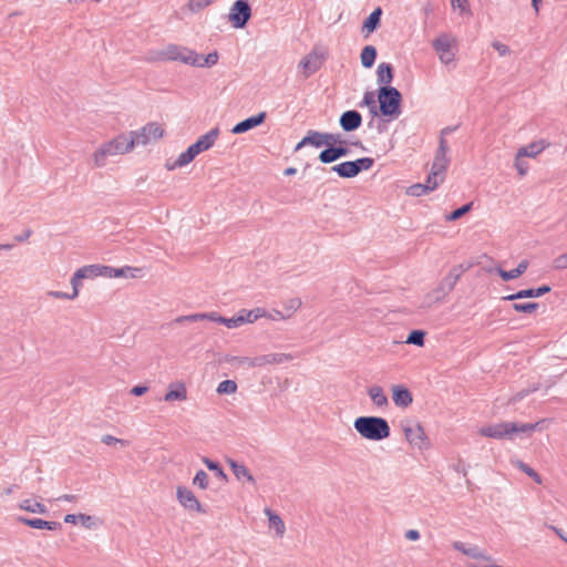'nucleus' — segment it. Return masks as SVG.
<instances>
[{
	"label": "nucleus",
	"mask_w": 567,
	"mask_h": 567,
	"mask_svg": "<svg viewBox=\"0 0 567 567\" xmlns=\"http://www.w3.org/2000/svg\"><path fill=\"white\" fill-rule=\"evenodd\" d=\"M134 147V136L131 135L130 132L120 133L112 140L102 143L92 153L91 158L93 166L95 168H102L106 165L109 157L128 154Z\"/></svg>",
	"instance_id": "1"
},
{
	"label": "nucleus",
	"mask_w": 567,
	"mask_h": 567,
	"mask_svg": "<svg viewBox=\"0 0 567 567\" xmlns=\"http://www.w3.org/2000/svg\"><path fill=\"white\" fill-rule=\"evenodd\" d=\"M540 422L536 423H516V422H501L494 424H486L478 429V435L495 440H512L516 434H524L530 436L533 432L538 429Z\"/></svg>",
	"instance_id": "2"
},
{
	"label": "nucleus",
	"mask_w": 567,
	"mask_h": 567,
	"mask_svg": "<svg viewBox=\"0 0 567 567\" xmlns=\"http://www.w3.org/2000/svg\"><path fill=\"white\" fill-rule=\"evenodd\" d=\"M355 431L365 440L382 441L390 436V426L379 416H360L354 420Z\"/></svg>",
	"instance_id": "3"
},
{
	"label": "nucleus",
	"mask_w": 567,
	"mask_h": 567,
	"mask_svg": "<svg viewBox=\"0 0 567 567\" xmlns=\"http://www.w3.org/2000/svg\"><path fill=\"white\" fill-rule=\"evenodd\" d=\"M153 59L156 61H179L189 65L199 63L195 51L177 44H167L156 51Z\"/></svg>",
	"instance_id": "4"
},
{
	"label": "nucleus",
	"mask_w": 567,
	"mask_h": 567,
	"mask_svg": "<svg viewBox=\"0 0 567 567\" xmlns=\"http://www.w3.org/2000/svg\"><path fill=\"white\" fill-rule=\"evenodd\" d=\"M378 99L382 115L396 117L400 114L401 94L395 87H381Z\"/></svg>",
	"instance_id": "5"
},
{
	"label": "nucleus",
	"mask_w": 567,
	"mask_h": 567,
	"mask_svg": "<svg viewBox=\"0 0 567 567\" xmlns=\"http://www.w3.org/2000/svg\"><path fill=\"white\" fill-rule=\"evenodd\" d=\"M450 159L447 157V146L444 141H441L440 147L433 161L429 178L432 181L433 186H439L445 178V172L449 167Z\"/></svg>",
	"instance_id": "6"
},
{
	"label": "nucleus",
	"mask_w": 567,
	"mask_h": 567,
	"mask_svg": "<svg viewBox=\"0 0 567 567\" xmlns=\"http://www.w3.org/2000/svg\"><path fill=\"white\" fill-rule=\"evenodd\" d=\"M439 60L443 64H450L455 60V49L457 41L454 37L449 34H441L432 42Z\"/></svg>",
	"instance_id": "7"
},
{
	"label": "nucleus",
	"mask_w": 567,
	"mask_h": 567,
	"mask_svg": "<svg viewBox=\"0 0 567 567\" xmlns=\"http://www.w3.org/2000/svg\"><path fill=\"white\" fill-rule=\"evenodd\" d=\"M164 133L163 125L156 122H150L140 130L130 132L134 136L135 146L158 141L164 136Z\"/></svg>",
	"instance_id": "8"
},
{
	"label": "nucleus",
	"mask_w": 567,
	"mask_h": 567,
	"mask_svg": "<svg viewBox=\"0 0 567 567\" xmlns=\"http://www.w3.org/2000/svg\"><path fill=\"white\" fill-rule=\"evenodd\" d=\"M327 58V51L321 48H313L299 63V68L302 71L305 78L316 73L322 65Z\"/></svg>",
	"instance_id": "9"
},
{
	"label": "nucleus",
	"mask_w": 567,
	"mask_h": 567,
	"mask_svg": "<svg viewBox=\"0 0 567 567\" xmlns=\"http://www.w3.org/2000/svg\"><path fill=\"white\" fill-rule=\"evenodd\" d=\"M176 497L181 506L192 513L204 514L205 509L196 497V495L188 487L178 486L176 488Z\"/></svg>",
	"instance_id": "10"
},
{
	"label": "nucleus",
	"mask_w": 567,
	"mask_h": 567,
	"mask_svg": "<svg viewBox=\"0 0 567 567\" xmlns=\"http://www.w3.org/2000/svg\"><path fill=\"white\" fill-rule=\"evenodd\" d=\"M251 9L246 0H237L229 12V21L234 28H244L250 19Z\"/></svg>",
	"instance_id": "11"
},
{
	"label": "nucleus",
	"mask_w": 567,
	"mask_h": 567,
	"mask_svg": "<svg viewBox=\"0 0 567 567\" xmlns=\"http://www.w3.org/2000/svg\"><path fill=\"white\" fill-rule=\"evenodd\" d=\"M291 359H292V357L287 353H271V354H266V355H261V357L254 358V359L237 358V360L240 364H245V365H248L251 368L262 367V365H267V364H280V363L290 361Z\"/></svg>",
	"instance_id": "12"
},
{
	"label": "nucleus",
	"mask_w": 567,
	"mask_h": 567,
	"mask_svg": "<svg viewBox=\"0 0 567 567\" xmlns=\"http://www.w3.org/2000/svg\"><path fill=\"white\" fill-rule=\"evenodd\" d=\"M404 436L406 441L419 450L429 447V440L424 429L419 424H408L403 427Z\"/></svg>",
	"instance_id": "13"
},
{
	"label": "nucleus",
	"mask_w": 567,
	"mask_h": 567,
	"mask_svg": "<svg viewBox=\"0 0 567 567\" xmlns=\"http://www.w3.org/2000/svg\"><path fill=\"white\" fill-rule=\"evenodd\" d=\"M306 144H310V145H313L316 147H321V146H334V145H338V144H342V141L339 138L338 135H333V134H329V133H318V132H313V133H310L309 135H307L299 144H298V148L301 147L302 145H306Z\"/></svg>",
	"instance_id": "14"
},
{
	"label": "nucleus",
	"mask_w": 567,
	"mask_h": 567,
	"mask_svg": "<svg viewBox=\"0 0 567 567\" xmlns=\"http://www.w3.org/2000/svg\"><path fill=\"white\" fill-rule=\"evenodd\" d=\"M103 277L106 278H131L137 279L143 276V268L125 266L122 268H114L102 265Z\"/></svg>",
	"instance_id": "15"
},
{
	"label": "nucleus",
	"mask_w": 567,
	"mask_h": 567,
	"mask_svg": "<svg viewBox=\"0 0 567 567\" xmlns=\"http://www.w3.org/2000/svg\"><path fill=\"white\" fill-rule=\"evenodd\" d=\"M218 134V128H213L212 131L202 135L194 144H192L189 146L190 151L195 156H197L198 154L209 150L215 144Z\"/></svg>",
	"instance_id": "16"
},
{
	"label": "nucleus",
	"mask_w": 567,
	"mask_h": 567,
	"mask_svg": "<svg viewBox=\"0 0 567 567\" xmlns=\"http://www.w3.org/2000/svg\"><path fill=\"white\" fill-rule=\"evenodd\" d=\"M71 287H72V293H66L63 291H48L47 296L54 298V299H68V300H74L78 298L80 293V288L82 286V279L76 275V272L73 274L70 280Z\"/></svg>",
	"instance_id": "17"
},
{
	"label": "nucleus",
	"mask_w": 567,
	"mask_h": 567,
	"mask_svg": "<svg viewBox=\"0 0 567 567\" xmlns=\"http://www.w3.org/2000/svg\"><path fill=\"white\" fill-rule=\"evenodd\" d=\"M392 400L399 408H408L413 402L412 393L403 385H393Z\"/></svg>",
	"instance_id": "18"
},
{
	"label": "nucleus",
	"mask_w": 567,
	"mask_h": 567,
	"mask_svg": "<svg viewBox=\"0 0 567 567\" xmlns=\"http://www.w3.org/2000/svg\"><path fill=\"white\" fill-rule=\"evenodd\" d=\"M187 399V389L184 382L177 381L168 385L164 395L166 402L185 401Z\"/></svg>",
	"instance_id": "19"
},
{
	"label": "nucleus",
	"mask_w": 567,
	"mask_h": 567,
	"mask_svg": "<svg viewBox=\"0 0 567 567\" xmlns=\"http://www.w3.org/2000/svg\"><path fill=\"white\" fill-rule=\"evenodd\" d=\"M549 144L545 140L534 141L525 146L518 148L519 156L535 158L543 153Z\"/></svg>",
	"instance_id": "20"
},
{
	"label": "nucleus",
	"mask_w": 567,
	"mask_h": 567,
	"mask_svg": "<svg viewBox=\"0 0 567 567\" xmlns=\"http://www.w3.org/2000/svg\"><path fill=\"white\" fill-rule=\"evenodd\" d=\"M265 118H266V113H264V112L259 113V114H257L255 116L248 117V118L239 122L238 124H236L233 127L231 132L234 134L245 133V132H247V131H249V130H251V128L262 124Z\"/></svg>",
	"instance_id": "21"
},
{
	"label": "nucleus",
	"mask_w": 567,
	"mask_h": 567,
	"mask_svg": "<svg viewBox=\"0 0 567 567\" xmlns=\"http://www.w3.org/2000/svg\"><path fill=\"white\" fill-rule=\"evenodd\" d=\"M362 118L357 111H347L340 117V125L344 131H353L361 125Z\"/></svg>",
	"instance_id": "22"
},
{
	"label": "nucleus",
	"mask_w": 567,
	"mask_h": 567,
	"mask_svg": "<svg viewBox=\"0 0 567 567\" xmlns=\"http://www.w3.org/2000/svg\"><path fill=\"white\" fill-rule=\"evenodd\" d=\"M348 154V148L343 146H330L327 150L322 151L319 155V159L322 163H332L338 158L346 156Z\"/></svg>",
	"instance_id": "23"
},
{
	"label": "nucleus",
	"mask_w": 567,
	"mask_h": 567,
	"mask_svg": "<svg viewBox=\"0 0 567 567\" xmlns=\"http://www.w3.org/2000/svg\"><path fill=\"white\" fill-rule=\"evenodd\" d=\"M265 514L268 517L269 528L274 529L278 537H282L286 533V525L281 517L269 508H265Z\"/></svg>",
	"instance_id": "24"
},
{
	"label": "nucleus",
	"mask_w": 567,
	"mask_h": 567,
	"mask_svg": "<svg viewBox=\"0 0 567 567\" xmlns=\"http://www.w3.org/2000/svg\"><path fill=\"white\" fill-rule=\"evenodd\" d=\"M528 268V261L522 260L516 268L512 270H504L502 268H496V272L501 276L504 281L513 280L522 276Z\"/></svg>",
	"instance_id": "25"
},
{
	"label": "nucleus",
	"mask_w": 567,
	"mask_h": 567,
	"mask_svg": "<svg viewBox=\"0 0 567 567\" xmlns=\"http://www.w3.org/2000/svg\"><path fill=\"white\" fill-rule=\"evenodd\" d=\"M238 315H239V318L241 320L240 322L243 326L245 323H254L258 319L266 317V310L262 308H259V307L254 308L251 310L241 309L238 312Z\"/></svg>",
	"instance_id": "26"
},
{
	"label": "nucleus",
	"mask_w": 567,
	"mask_h": 567,
	"mask_svg": "<svg viewBox=\"0 0 567 567\" xmlns=\"http://www.w3.org/2000/svg\"><path fill=\"white\" fill-rule=\"evenodd\" d=\"M368 394L377 408H385L389 404L388 398L383 389L379 385H373L368 389Z\"/></svg>",
	"instance_id": "27"
},
{
	"label": "nucleus",
	"mask_w": 567,
	"mask_h": 567,
	"mask_svg": "<svg viewBox=\"0 0 567 567\" xmlns=\"http://www.w3.org/2000/svg\"><path fill=\"white\" fill-rule=\"evenodd\" d=\"M331 169L343 178H351L358 175V167L354 161L343 162L341 164L334 165Z\"/></svg>",
	"instance_id": "28"
},
{
	"label": "nucleus",
	"mask_w": 567,
	"mask_h": 567,
	"mask_svg": "<svg viewBox=\"0 0 567 567\" xmlns=\"http://www.w3.org/2000/svg\"><path fill=\"white\" fill-rule=\"evenodd\" d=\"M19 520L27 526H30L32 528L37 529H56L59 527V524L55 522H48L40 518H24L20 517Z\"/></svg>",
	"instance_id": "29"
},
{
	"label": "nucleus",
	"mask_w": 567,
	"mask_h": 567,
	"mask_svg": "<svg viewBox=\"0 0 567 567\" xmlns=\"http://www.w3.org/2000/svg\"><path fill=\"white\" fill-rule=\"evenodd\" d=\"M437 186L432 185V181L427 177L425 184H414L408 187L406 194L410 196H422L436 189Z\"/></svg>",
	"instance_id": "30"
},
{
	"label": "nucleus",
	"mask_w": 567,
	"mask_h": 567,
	"mask_svg": "<svg viewBox=\"0 0 567 567\" xmlns=\"http://www.w3.org/2000/svg\"><path fill=\"white\" fill-rule=\"evenodd\" d=\"M228 464L237 480H246L247 482L250 483L255 482L254 476L250 474L249 470L244 464L237 463L233 460H229Z\"/></svg>",
	"instance_id": "31"
},
{
	"label": "nucleus",
	"mask_w": 567,
	"mask_h": 567,
	"mask_svg": "<svg viewBox=\"0 0 567 567\" xmlns=\"http://www.w3.org/2000/svg\"><path fill=\"white\" fill-rule=\"evenodd\" d=\"M75 272L82 280L87 278L103 277L102 265L83 266Z\"/></svg>",
	"instance_id": "32"
},
{
	"label": "nucleus",
	"mask_w": 567,
	"mask_h": 567,
	"mask_svg": "<svg viewBox=\"0 0 567 567\" xmlns=\"http://www.w3.org/2000/svg\"><path fill=\"white\" fill-rule=\"evenodd\" d=\"M382 10L380 7L374 9L371 14L367 18L363 23V30L367 32V35L372 33L379 25L381 19Z\"/></svg>",
	"instance_id": "33"
},
{
	"label": "nucleus",
	"mask_w": 567,
	"mask_h": 567,
	"mask_svg": "<svg viewBox=\"0 0 567 567\" xmlns=\"http://www.w3.org/2000/svg\"><path fill=\"white\" fill-rule=\"evenodd\" d=\"M196 156L194 155V153L190 151V148L188 147L185 152H183L182 154H179L178 158L173 162V163H167L166 164V168L168 171H174L176 168H179V167H183V166H186L187 164H189Z\"/></svg>",
	"instance_id": "34"
},
{
	"label": "nucleus",
	"mask_w": 567,
	"mask_h": 567,
	"mask_svg": "<svg viewBox=\"0 0 567 567\" xmlns=\"http://www.w3.org/2000/svg\"><path fill=\"white\" fill-rule=\"evenodd\" d=\"M19 508L33 514H45L48 512L47 507L42 503L32 499L21 501Z\"/></svg>",
	"instance_id": "35"
},
{
	"label": "nucleus",
	"mask_w": 567,
	"mask_h": 567,
	"mask_svg": "<svg viewBox=\"0 0 567 567\" xmlns=\"http://www.w3.org/2000/svg\"><path fill=\"white\" fill-rule=\"evenodd\" d=\"M285 317L290 319L302 306V301L298 297H292L284 301L282 303Z\"/></svg>",
	"instance_id": "36"
},
{
	"label": "nucleus",
	"mask_w": 567,
	"mask_h": 567,
	"mask_svg": "<svg viewBox=\"0 0 567 567\" xmlns=\"http://www.w3.org/2000/svg\"><path fill=\"white\" fill-rule=\"evenodd\" d=\"M378 82L380 84L388 85L392 82L393 73L392 68L389 63H381L377 71Z\"/></svg>",
	"instance_id": "37"
},
{
	"label": "nucleus",
	"mask_w": 567,
	"mask_h": 567,
	"mask_svg": "<svg viewBox=\"0 0 567 567\" xmlns=\"http://www.w3.org/2000/svg\"><path fill=\"white\" fill-rule=\"evenodd\" d=\"M377 58V50L373 45H367L362 49L360 59L364 68H371Z\"/></svg>",
	"instance_id": "38"
},
{
	"label": "nucleus",
	"mask_w": 567,
	"mask_h": 567,
	"mask_svg": "<svg viewBox=\"0 0 567 567\" xmlns=\"http://www.w3.org/2000/svg\"><path fill=\"white\" fill-rule=\"evenodd\" d=\"M197 58H198L199 63L190 64L192 66H198V68L213 66L218 61V53L212 52V53L207 54L205 58L197 53Z\"/></svg>",
	"instance_id": "39"
},
{
	"label": "nucleus",
	"mask_w": 567,
	"mask_h": 567,
	"mask_svg": "<svg viewBox=\"0 0 567 567\" xmlns=\"http://www.w3.org/2000/svg\"><path fill=\"white\" fill-rule=\"evenodd\" d=\"M461 274L462 271L460 268H454L449 272L443 281V284L447 287V291H451L454 288L461 277Z\"/></svg>",
	"instance_id": "40"
},
{
	"label": "nucleus",
	"mask_w": 567,
	"mask_h": 567,
	"mask_svg": "<svg viewBox=\"0 0 567 567\" xmlns=\"http://www.w3.org/2000/svg\"><path fill=\"white\" fill-rule=\"evenodd\" d=\"M218 394H234L237 391V384L233 380H225L217 386Z\"/></svg>",
	"instance_id": "41"
},
{
	"label": "nucleus",
	"mask_w": 567,
	"mask_h": 567,
	"mask_svg": "<svg viewBox=\"0 0 567 567\" xmlns=\"http://www.w3.org/2000/svg\"><path fill=\"white\" fill-rule=\"evenodd\" d=\"M91 516H87V515H84V514H79V515H74V514H68L65 515L64 517V522L65 523H69V524H76V523H81L85 526H90L91 525Z\"/></svg>",
	"instance_id": "42"
},
{
	"label": "nucleus",
	"mask_w": 567,
	"mask_h": 567,
	"mask_svg": "<svg viewBox=\"0 0 567 567\" xmlns=\"http://www.w3.org/2000/svg\"><path fill=\"white\" fill-rule=\"evenodd\" d=\"M514 166L517 169V173L520 177L527 175L529 167L527 162L525 161V156H519V153H516Z\"/></svg>",
	"instance_id": "43"
},
{
	"label": "nucleus",
	"mask_w": 567,
	"mask_h": 567,
	"mask_svg": "<svg viewBox=\"0 0 567 567\" xmlns=\"http://www.w3.org/2000/svg\"><path fill=\"white\" fill-rule=\"evenodd\" d=\"M524 298H536L535 296V289H523L519 290L513 295H508L503 297V300H517V299H524Z\"/></svg>",
	"instance_id": "44"
},
{
	"label": "nucleus",
	"mask_w": 567,
	"mask_h": 567,
	"mask_svg": "<svg viewBox=\"0 0 567 567\" xmlns=\"http://www.w3.org/2000/svg\"><path fill=\"white\" fill-rule=\"evenodd\" d=\"M193 485L200 489H206L208 487V475L206 472L203 470L198 471L193 478Z\"/></svg>",
	"instance_id": "45"
},
{
	"label": "nucleus",
	"mask_w": 567,
	"mask_h": 567,
	"mask_svg": "<svg viewBox=\"0 0 567 567\" xmlns=\"http://www.w3.org/2000/svg\"><path fill=\"white\" fill-rule=\"evenodd\" d=\"M424 337H425V332H423L421 330H414L409 334L405 342L409 344H415V346L422 347L424 344Z\"/></svg>",
	"instance_id": "46"
},
{
	"label": "nucleus",
	"mask_w": 567,
	"mask_h": 567,
	"mask_svg": "<svg viewBox=\"0 0 567 567\" xmlns=\"http://www.w3.org/2000/svg\"><path fill=\"white\" fill-rule=\"evenodd\" d=\"M538 303L536 302H527V303H514L513 309L517 312L524 313H533L537 310Z\"/></svg>",
	"instance_id": "47"
},
{
	"label": "nucleus",
	"mask_w": 567,
	"mask_h": 567,
	"mask_svg": "<svg viewBox=\"0 0 567 567\" xmlns=\"http://www.w3.org/2000/svg\"><path fill=\"white\" fill-rule=\"evenodd\" d=\"M215 0H189L187 8L192 12H197L209 4H212Z\"/></svg>",
	"instance_id": "48"
},
{
	"label": "nucleus",
	"mask_w": 567,
	"mask_h": 567,
	"mask_svg": "<svg viewBox=\"0 0 567 567\" xmlns=\"http://www.w3.org/2000/svg\"><path fill=\"white\" fill-rule=\"evenodd\" d=\"M518 467L526 473L529 477H532L537 484H542V477L540 475L535 472L530 466L523 462H518Z\"/></svg>",
	"instance_id": "49"
},
{
	"label": "nucleus",
	"mask_w": 567,
	"mask_h": 567,
	"mask_svg": "<svg viewBox=\"0 0 567 567\" xmlns=\"http://www.w3.org/2000/svg\"><path fill=\"white\" fill-rule=\"evenodd\" d=\"M471 207H472L471 203L466 204V205L462 206L461 208H457L454 212H452L446 217V219L450 221L456 220V219L461 218L462 216H464L466 213H468L471 210Z\"/></svg>",
	"instance_id": "50"
},
{
	"label": "nucleus",
	"mask_w": 567,
	"mask_h": 567,
	"mask_svg": "<svg viewBox=\"0 0 567 567\" xmlns=\"http://www.w3.org/2000/svg\"><path fill=\"white\" fill-rule=\"evenodd\" d=\"M454 10H458L461 14L470 13L468 0H451Z\"/></svg>",
	"instance_id": "51"
},
{
	"label": "nucleus",
	"mask_w": 567,
	"mask_h": 567,
	"mask_svg": "<svg viewBox=\"0 0 567 567\" xmlns=\"http://www.w3.org/2000/svg\"><path fill=\"white\" fill-rule=\"evenodd\" d=\"M203 463L210 470L214 471L218 477L226 478V474L220 467V465L216 462L210 461L209 458L205 457L203 460Z\"/></svg>",
	"instance_id": "52"
},
{
	"label": "nucleus",
	"mask_w": 567,
	"mask_h": 567,
	"mask_svg": "<svg viewBox=\"0 0 567 567\" xmlns=\"http://www.w3.org/2000/svg\"><path fill=\"white\" fill-rule=\"evenodd\" d=\"M454 548L474 558L483 557L482 553H480L476 548H465L462 543H455Z\"/></svg>",
	"instance_id": "53"
},
{
	"label": "nucleus",
	"mask_w": 567,
	"mask_h": 567,
	"mask_svg": "<svg viewBox=\"0 0 567 567\" xmlns=\"http://www.w3.org/2000/svg\"><path fill=\"white\" fill-rule=\"evenodd\" d=\"M553 268L556 270H566L567 269V251L557 256L553 260Z\"/></svg>",
	"instance_id": "54"
},
{
	"label": "nucleus",
	"mask_w": 567,
	"mask_h": 567,
	"mask_svg": "<svg viewBox=\"0 0 567 567\" xmlns=\"http://www.w3.org/2000/svg\"><path fill=\"white\" fill-rule=\"evenodd\" d=\"M357 167H358V174L361 171H368L373 166L374 161L370 157H362L357 161H354Z\"/></svg>",
	"instance_id": "55"
},
{
	"label": "nucleus",
	"mask_w": 567,
	"mask_h": 567,
	"mask_svg": "<svg viewBox=\"0 0 567 567\" xmlns=\"http://www.w3.org/2000/svg\"><path fill=\"white\" fill-rule=\"evenodd\" d=\"M203 320H204V317L202 316V313H193V315L177 317L175 319V322L184 323V322H197V321H203Z\"/></svg>",
	"instance_id": "56"
},
{
	"label": "nucleus",
	"mask_w": 567,
	"mask_h": 567,
	"mask_svg": "<svg viewBox=\"0 0 567 567\" xmlns=\"http://www.w3.org/2000/svg\"><path fill=\"white\" fill-rule=\"evenodd\" d=\"M239 315L237 313L233 318H224L223 324H225L228 329H236L241 326Z\"/></svg>",
	"instance_id": "57"
},
{
	"label": "nucleus",
	"mask_w": 567,
	"mask_h": 567,
	"mask_svg": "<svg viewBox=\"0 0 567 567\" xmlns=\"http://www.w3.org/2000/svg\"><path fill=\"white\" fill-rule=\"evenodd\" d=\"M265 318H267L269 320H272V321L288 320L285 317V313L282 312V310H277V309H274L270 312L266 311V317Z\"/></svg>",
	"instance_id": "58"
},
{
	"label": "nucleus",
	"mask_w": 567,
	"mask_h": 567,
	"mask_svg": "<svg viewBox=\"0 0 567 567\" xmlns=\"http://www.w3.org/2000/svg\"><path fill=\"white\" fill-rule=\"evenodd\" d=\"M202 316L204 317V320H209V321H214V322H218V323H221L223 324V321H224V317H221L218 312L216 311H213V312H204L202 313Z\"/></svg>",
	"instance_id": "59"
},
{
	"label": "nucleus",
	"mask_w": 567,
	"mask_h": 567,
	"mask_svg": "<svg viewBox=\"0 0 567 567\" xmlns=\"http://www.w3.org/2000/svg\"><path fill=\"white\" fill-rule=\"evenodd\" d=\"M492 47L503 56L509 54V48L504 43L495 41Z\"/></svg>",
	"instance_id": "60"
},
{
	"label": "nucleus",
	"mask_w": 567,
	"mask_h": 567,
	"mask_svg": "<svg viewBox=\"0 0 567 567\" xmlns=\"http://www.w3.org/2000/svg\"><path fill=\"white\" fill-rule=\"evenodd\" d=\"M102 442L106 445H114V444H117V443H121V444H124V441L117 439V437H114L112 435H104L102 437Z\"/></svg>",
	"instance_id": "61"
},
{
	"label": "nucleus",
	"mask_w": 567,
	"mask_h": 567,
	"mask_svg": "<svg viewBox=\"0 0 567 567\" xmlns=\"http://www.w3.org/2000/svg\"><path fill=\"white\" fill-rule=\"evenodd\" d=\"M148 388L145 385H135L131 389V394L141 396L147 392Z\"/></svg>",
	"instance_id": "62"
},
{
	"label": "nucleus",
	"mask_w": 567,
	"mask_h": 567,
	"mask_svg": "<svg viewBox=\"0 0 567 567\" xmlns=\"http://www.w3.org/2000/svg\"><path fill=\"white\" fill-rule=\"evenodd\" d=\"M405 537L409 540H417L420 538V533L415 529H410L406 532Z\"/></svg>",
	"instance_id": "63"
},
{
	"label": "nucleus",
	"mask_w": 567,
	"mask_h": 567,
	"mask_svg": "<svg viewBox=\"0 0 567 567\" xmlns=\"http://www.w3.org/2000/svg\"><path fill=\"white\" fill-rule=\"evenodd\" d=\"M549 291H550V287L549 286H542V287L535 289V296H536V298H538V297H542V296H544L545 293H547Z\"/></svg>",
	"instance_id": "64"
}]
</instances>
